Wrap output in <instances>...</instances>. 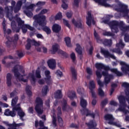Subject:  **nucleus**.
I'll list each match as a JSON object with an SVG mask.
<instances>
[{
	"label": "nucleus",
	"mask_w": 129,
	"mask_h": 129,
	"mask_svg": "<svg viewBox=\"0 0 129 129\" xmlns=\"http://www.w3.org/2000/svg\"><path fill=\"white\" fill-rule=\"evenodd\" d=\"M96 68L97 69V70L96 71V75L97 76V81L98 85L100 86H103V83L100 81V78L103 76H104V84L106 87H107V84L110 82V80L113 79V76L112 75L108 74L107 71L109 70V67L105 66L102 63H96L95 64ZM101 69H103L105 71H103L101 73Z\"/></svg>",
	"instance_id": "obj_1"
},
{
	"label": "nucleus",
	"mask_w": 129,
	"mask_h": 129,
	"mask_svg": "<svg viewBox=\"0 0 129 129\" xmlns=\"http://www.w3.org/2000/svg\"><path fill=\"white\" fill-rule=\"evenodd\" d=\"M12 72L14 73L17 80L21 81L22 82H27L28 79H30L31 83L34 84L36 82V78L34 74H30L29 77L26 76L25 75V70L23 69V67L19 64L15 66L12 70Z\"/></svg>",
	"instance_id": "obj_2"
},
{
	"label": "nucleus",
	"mask_w": 129,
	"mask_h": 129,
	"mask_svg": "<svg viewBox=\"0 0 129 129\" xmlns=\"http://www.w3.org/2000/svg\"><path fill=\"white\" fill-rule=\"evenodd\" d=\"M102 23H104V24H108L113 33H118L119 31L118 28V27L122 32V35H123V33H124V32L129 31V26H126L122 21L118 22L116 21H112L109 22V21L108 20H104Z\"/></svg>",
	"instance_id": "obj_3"
},
{
	"label": "nucleus",
	"mask_w": 129,
	"mask_h": 129,
	"mask_svg": "<svg viewBox=\"0 0 129 129\" xmlns=\"http://www.w3.org/2000/svg\"><path fill=\"white\" fill-rule=\"evenodd\" d=\"M48 12H49L48 9H43L38 15L34 16L33 19L35 20V21L33 22V26H34V27H37L38 24L39 26H41V27L46 25L47 24L46 16L43 15L47 14Z\"/></svg>",
	"instance_id": "obj_4"
},
{
	"label": "nucleus",
	"mask_w": 129,
	"mask_h": 129,
	"mask_svg": "<svg viewBox=\"0 0 129 129\" xmlns=\"http://www.w3.org/2000/svg\"><path fill=\"white\" fill-rule=\"evenodd\" d=\"M21 104L19 103L16 107H14L12 109V111L10 110V109H7L5 110L4 114L7 116H16V111H18V115L20 117V119L24 121V119L23 117L26 115L25 112L23 111L22 108H21Z\"/></svg>",
	"instance_id": "obj_5"
},
{
	"label": "nucleus",
	"mask_w": 129,
	"mask_h": 129,
	"mask_svg": "<svg viewBox=\"0 0 129 129\" xmlns=\"http://www.w3.org/2000/svg\"><path fill=\"white\" fill-rule=\"evenodd\" d=\"M17 22L18 24V27L21 28L23 34H26V33L28 32V29L30 31H34V29L33 27H31L29 24H24L25 21L22 20L20 18L17 19Z\"/></svg>",
	"instance_id": "obj_6"
},
{
	"label": "nucleus",
	"mask_w": 129,
	"mask_h": 129,
	"mask_svg": "<svg viewBox=\"0 0 129 129\" xmlns=\"http://www.w3.org/2000/svg\"><path fill=\"white\" fill-rule=\"evenodd\" d=\"M11 6H8L5 8L6 17L8 18L10 21H13L14 20V17H13V10H14V8L13 7L16 6V1H12Z\"/></svg>",
	"instance_id": "obj_7"
},
{
	"label": "nucleus",
	"mask_w": 129,
	"mask_h": 129,
	"mask_svg": "<svg viewBox=\"0 0 129 129\" xmlns=\"http://www.w3.org/2000/svg\"><path fill=\"white\" fill-rule=\"evenodd\" d=\"M114 9L117 12H120L122 13L124 17L127 16V14L129 13V10H127V6L122 4V3H119L118 6H115Z\"/></svg>",
	"instance_id": "obj_8"
},
{
	"label": "nucleus",
	"mask_w": 129,
	"mask_h": 129,
	"mask_svg": "<svg viewBox=\"0 0 129 129\" xmlns=\"http://www.w3.org/2000/svg\"><path fill=\"white\" fill-rule=\"evenodd\" d=\"M94 35L97 43H103V45H104L105 46H110L112 44V42L110 39H105L103 41H102V40L100 39V37H99V35H98V34L96 33V30H94Z\"/></svg>",
	"instance_id": "obj_9"
},
{
	"label": "nucleus",
	"mask_w": 129,
	"mask_h": 129,
	"mask_svg": "<svg viewBox=\"0 0 129 129\" xmlns=\"http://www.w3.org/2000/svg\"><path fill=\"white\" fill-rule=\"evenodd\" d=\"M37 105L35 106V110L38 114H42L43 113V101L41 98L38 97L36 99Z\"/></svg>",
	"instance_id": "obj_10"
},
{
	"label": "nucleus",
	"mask_w": 129,
	"mask_h": 129,
	"mask_svg": "<svg viewBox=\"0 0 129 129\" xmlns=\"http://www.w3.org/2000/svg\"><path fill=\"white\" fill-rule=\"evenodd\" d=\"M100 53L102 55H103L105 58H108V57H110L112 59H113V60L116 59V57H115L114 55L110 54L107 49H105V48L101 47L100 49Z\"/></svg>",
	"instance_id": "obj_11"
},
{
	"label": "nucleus",
	"mask_w": 129,
	"mask_h": 129,
	"mask_svg": "<svg viewBox=\"0 0 129 129\" xmlns=\"http://www.w3.org/2000/svg\"><path fill=\"white\" fill-rule=\"evenodd\" d=\"M120 64L121 66V69L123 73L129 76V64H127L124 61H120Z\"/></svg>",
	"instance_id": "obj_12"
},
{
	"label": "nucleus",
	"mask_w": 129,
	"mask_h": 129,
	"mask_svg": "<svg viewBox=\"0 0 129 129\" xmlns=\"http://www.w3.org/2000/svg\"><path fill=\"white\" fill-rule=\"evenodd\" d=\"M7 42H6V45L7 47H10L11 46V44H12V42H17L18 40H19V35L18 34H15L14 37L12 39V38L10 37H7Z\"/></svg>",
	"instance_id": "obj_13"
},
{
	"label": "nucleus",
	"mask_w": 129,
	"mask_h": 129,
	"mask_svg": "<svg viewBox=\"0 0 129 129\" xmlns=\"http://www.w3.org/2000/svg\"><path fill=\"white\" fill-rule=\"evenodd\" d=\"M35 7H36V6L34 4L30 5L27 7L26 10L24 11V14H25L27 17H29V18H31V17H33V13H32L31 11H33V9H34Z\"/></svg>",
	"instance_id": "obj_14"
},
{
	"label": "nucleus",
	"mask_w": 129,
	"mask_h": 129,
	"mask_svg": "<svg viewBox=\"0 0 129 129\" xmlns=\"http://www.w3.org/2000/svg\"><path fill=\"white\" fill-rule=\"evenodd\" d=\"M31 45H34V46H40L41 45L40 42H38L35 41V40H31L30 39H28L27 44L26 45V48L27 50H29L31 48Z\"/></svg>",
	"instance_id": "obj_15"
},
{
	"label": "nucleus",
	"mask_w": 129,
	"mask_h": 129,
	"mask_svg": "<svg viewBox=\"0 0 129 129\" xmlns=\"http://www.w3.org/2000/svg\"><path fill=\"white\" fill-rule=\"evenodd\" d=\"M91 22H92L93 25H95V21H94L93 17L91 16V12H88V16L86 17V24L89 27H90L91 26Z\"/></svg>",
	"instance_id": "obj_16"
},
{
	"label": "nucleus",
	"mask_w": 129,
	"mask_h": 129,
	"mask_svg": "<svg viewBox=\"0 0 129 129\" xmlns=\"http://www.w3.org/2000/svg\"><path fill=\"white\" fill-rule=\"evenodd\" d=\"M26 2H27V0H21L18 1L15 7H14V13H18L19 11H20L22 8V5L23 4H25Z\"/></svg>",
	"instance_id": "obj_17"
},
{
	"label": "nucleus",
	"mask_w": 129,
	"mask_h": 129,
	"mask_svg": "<svg viewBox=\"0 0 129 129\" xmlns=\"http://www.w3.org/2000/svg\"><path fill=\"white\" fill-rule=\"evenodd\" d=\"M95 3H97L99 5L105 7V8H111V6L106 3V0H93Z\"/></svg>",
	"instance_id": "obj_18"
},
{
	"label": "nucleus",
	"mask_w": 129,
	"mask_h": 129,
	"mask_svg": "<svg viewBox=\"0 0 129 129\" xmlns=\"http://www.w3.org/2000/svg\"><path fill=\"white\" fill-rule=\"evenodd\" d=\"M72 23L77 28L82 29L83 28V25L82 24V20L81 19H79L77 21H75L74 19L72 20Z\"/></svg>",
	"instance_id": "obj_19"
},
{
	"label": "nucleus",
	"mask_w": 129,
	"mask_h": 129,
	"mask_svg": "<svg viewBox=\"0 0 129 129\" xmlns=\"http://www.w3.org/2000/svg\"><path fill=\"white\" fill-rule=\"evenodd\" d=\"M82 113H84L86 116H91L93 118H94L95 115L94 113L91 112V111H89L88 109H85L83 111H81Z\"/></svg>",
	"instance_id": "obj_20"
},
{
	"label": "nucleus",
	"mask_w": 129,
	"mask_h": 129,
	"mask_svg": "<svg viewBox=\"0 0 129 129\" xmlns=\"http://www.w3.org/2000/svg\"><path fill=\"white\" fill-rule=\"evenodd\" d=\"M44 73L46 77V78L45 79V81L46 82L47 84H50V83H52V79L51 78V76H50V71L49 70H46Z\"/></svg>",
	"instance_id": "obj_21"
},
{
	"label": "nucleus",
	"mask_w": 129,
	"mask_h": 129,
	"mask_svg": "<svg viewBox=\"0 0 129 129\" xmlns=\"http://www.w3.org/2000/svg\"><path fill=\"white\" fill-rule=\"evenodd\" d=\"M47 64L50 69H55L56 68V60L54 59L48 60Z\"/></svg>",
	"instance_id": "obj_22"
},
{
	"label": "nucleus",
	"mask_w": 129,
	"mask_h": 129,
	"mask_svg": "<svg viewBox=\"0 0 129 129\" xmlns=\"http://www.w3.org/2000/svg\"><path fill=\"white\" fill-rule=\"evenodd\" d=\"M56 112L57 113V118L58 119V122L62 125L63 124V120L61 118V115H62V111H61V107H58L57 109Z\"/></svg>",
	"instance_id": "obj_23"
},
{
	"label": "nucleus",
	"mask_w": 129,
	"mask_h": 129,
	"mask_svg": "<svg viewBox=\"0 0 129 129\" xmlns=\"http://www.w3.org/2000/svg\"><path fill=\"white\" fill-rule=\"evenodd\" d=\"M52 30L54 33H59L61 30V26L57 24H53L52 27Z\"/></svg>",
	"instance_id": "obj_24"
},
{
	"label": "nucleus",
	"mask_w": 129,
	"mask_h": 129,
	"mask_svg": "<svg viewBox=\"0 0 129 129\" xmlns=\"http://www.w3.org/2000/svg\"><path fill=\"white\" fill-rule=\"evenodd\" d=\"M104 118L105 120H108V123L109 124L110 122H113V120H114V118L111 114H106L104 116Z\"/></svg>",
	"instance_id": "obj_25"
},
{
	"label": "nucleus",
	"mask_w": 129,
	"mask_h": 129,
	"mask_svg": "<svg viewBox=\"0 0 129 129\" xmlns=\"http://www.w3.org/2000/svg\"><path fill=\"white\" fill-rule=\"evenodd\" d=\"M12 78H13V75L11 74L8 73L7 75V84L8 86H11L12 85Z\"/></svg>",
	"instance_id": "obj_26"
},
{
	"label": "nucleus",
	"mask_w": 129,
	"mask_h": 129,
	"mask_svg": "<svg viewBox=\"0 0 129 129\" xmlns=\"http://www.w3.org/2000/svg\"><path fill=\"white\" fill-rule=\"evenodd\" d=\"M62 110L63 111H69L70 107L67 105V102L65 100H63L62 101Z\"/></svg>",
	"instance_id": "obj_27"
},
{
	"label": "nucleus",
	"mask_w": 129,
	"mask_h": 129,
	"mask_svg": "<svg viewBox=\"0 0 129 129\" xmlns=\"http://www.w3.org/2000/svg\"><path fill=\"white\" fill-rule=\"evenodd\" d=\"M11 27L14 32H15L16 33H19V32H20V30H21V28H17L16 22L14 21H12L11 22Z\"/></svg>",
	"instance_id": "obj_28"
},
{
	"label": "nucleus",
	"mask_w": 129,
	"mask_h": 129,
	"mask_svg": "<svg viewBox=\"0 0 129 129\" xmlns=\"http://www.w3.org/2000/svg\"><path fill=\"white\" fill-rule=\"evenodd\" d=\"M56 111L55 110H53L52 111V124L54 126H56L57 123H56L57 121V120L56 119Z\"/></svg>",
	"instance_id": "obj_29"
},
{
	"label": "nucleus",
	"mask_w": 129,
	"mask_h": 129,
	"mask_svg": "<svg viewBox=\"0 0 129 129\" xmlns=\"http://www.w3.org/2000/svg\"><path fill=\"white\" fill-rule=\"evenodd\" d=\"M71 71L72 74V78L73 80H76L77 79V73H76V70L74 67L71 68Z\"/></svg>",
	"instance_id": "obj_30"
},
{
	"label": "nucleus",
	"mask_w": 129,
	"mask_h": 129,
	"mask_svg": "<svg viewBox=\"0 0 129 129\" xmlns=\"http://www.w3.org/2000/svg\"><path fill=\"white\" fill-rule=\"evenodd\" d=\"M59 48V45L57 43H54L52 45V49L51 50V54H55L58 51Z\"/></svg>",
	"instance_id": "obj_31"
},
{
	"label": "nucleus",
	"mask_w": 129,
	"mask_h": 129,
	"mask_svg": "<svg viewBox=\"0 0 129 129\" xmlns=\"http://www.w3.org/2000/svg\"><path fill=\"white\" fill-rule=\"evenodd\" d=\"M18 100H19V97L18 96H16L15 97L13 98L11 102V105L13 107H16L18 105H17V103H18Z\"/></svg>",
	"instance_id": "obj_32"
},
{
	"label": "nucleus",
	"mask_w": 129,
	"mask_h": 129,
	"mask_svg": "<svg viewBox=\"0 0 129 129\" xmlns=\"http://www.w3.org/2000/svg\"><path fill=\"white\" fill-rule=\"evenodd\" d=\"M95 82H94V81H90L89 83V89H90V90H94V89H95Z\"/></svg>",
	"instance_id": "obj_33"
},
{
	"label": "nucleus",
	"mask_w": 129,
	"mask_h": 129,
	"mask_svg": "<svg viewBox=\"0 0 129 129\" xmlns=\"http://www.w3.org/2000/svg\"><path fill=\"white\" fill-rule=\"evenodd\" d=\"M31 89H32V87L27 85L26 86V93H27V95L29 96H32V91H31Z\"/></svg>",
	"instance_id": "obj_34"
},
{
	"label": "nucleus",
	"mask_w": 129,
	"mask_h": 129,
	"mask_svg": "<svg viewBox=\"0 0 129 129\" xmlns=\"http://www.w3.org/2000/svg\"><path fill=\"white\" fill-rule=\"evenodd\" d=\"M68 96L70 99H73V98H75L76 94L74 91H69L68 93Z\"/></svg>",
	"instance_id": "obj_35"
},
{
	"label": "nucleus",
	"mask_w": 129,
	"mask_h": 129,
	"mask_svg": "<svg viewBox=\"0 0 129 129\" xmlns=\"http://www.w3.org/2000/svg\"><path fill=\"white\" fill-rule=\"evenodd\" d=\"M81 106L83 108H85L87 105V101L83 99V98H81V101H80Z\"/></svg>",
	"instance_id": "obj_36"
},
{
	"label": "nucleus",
	"mask_w": 129,
	"mask_h": 129,
	"mask_svg": "<svg viewBox=\"0 0 129 129\" xmlns=\"http://www.w3.org/2000/svg\"><path fill=\"white\" fill-rule=\"evenodd\" d=\"M54 97L57 99L62 98V92L61 90H58L55 93Z\"/></svg>",
	"instance_id": "obj_37"
},
{
	"label": "nucleus",
	"mask_w": 129,
	"mask_h": 129,
	"mask_svg": "<svg viewBox=\"0 0 129 129\" xmlns=\"http://www.w3.org/2000/svg\"><path fill=\"white\" fill-rule=\"evenodd\" d=\"M76 51L79 54V55H81L82 54V48H81V46H80V44H76Z\"/></svg>",
	"instance_id": "obj_38"
},
{
	"label": "nucleus",
	"mask_w": 129,
	"mask_h": 129,
	"mask_svg": "<svg viewBox=\"0 0 129 129\" xmlns=\"http://www.w3.org/2000/svg\"><path fill=\"white\" fill-rule=\"evenodd\" d=\"M62 2V5L61 7L63 10H67L68 9V5L67 4V2L68 0H61Z\"/></svg>",
	"instance_id": "obj_39"
},
{
	"label": "nucleus",
	"mask_w": 129,
	"mask_h": 129,
	"mask_svg": "<svg viewBox=\"0 0 129 129\" xmlns=\"http://www.w3.org/2000/svg\"><path fill=\"white\" fill-rule=\"evenodd\" d=\"M64 40L67 47H71V39L70 37H66Z\"/></svg>",
	"instance_id": "obj_40"
},
{
	"label": "nucleus",
	"mask_w": 129,
	"mask_h": 129,
	"mask_svg": "<svg viewBox=\"0 0 129 129\" xmlns=\"http://www.w3.org/2000/svg\"><path fill=\"white\" fill-rule=\"evenodd\" d=\"M111 71L115 73V74H116L117 76H122V73L118 71L116 69H111Z\"/></svg>",
	"instance_id": "obj_41"
},
{
	"label": "nucleus",
	"mask_w": 129,
	"mask_h": 129,
	"mask_svg": "<svg viewBox=\"0 0 129 129\" xmlns=\"http://www.w3.org/2000/svg\"><path fill=\"white\" fill-rule=\"evenodd\" d=\"M48 92V87L47 86H45L43 87L42 90V95L43 96H45L47 94V93Z\"/></svg>",
	"instance_id": "obj_42"
},
{
	"label": "nucleus",
	"mask_w": 129,
	"mask_h": 129,
	"mask_svg": "<svg viewBox=\"0 0 129 129\" xmlns=\"http://www.w3.org/2000/svg\"><path fill=\"white\" fill-rule=\"evenodd\" d=\"M110 51L111 52H113V53H116L117 54H118V55L122 54V51H121L120 49L118 48V49L114 48V49H110Z\"/></svg>",
	"instance_id": "obj_43"
},
{
	"label": "nucleus",
	"mask_w": 129,
	"mask_h": 129,
	"mask_svg": "<svg viewBox=\"0 0 129 129\" xmlns=\"http://www.w3.org/2000/svg\"><path fill=\"white\" fill-rule=\"evenodd\" d=\"M103 86L99 85L100 87L98 88V94L100 96H104V92H103V90L101 88V87H103Z\"/></svg>",
	"instance_id": "obj_44"
},
{
	"label": "nucleus",
	"mask_w": 129,
	"mask_h": 129,
	"mask_svg": "<svg viewBox=\"0 0 129 129\" xmlns=\"http://www.w3.org/2000/svg\"><path fill=\"white\" fill-rule=\"evenodd\" d=\"M43 31L45 32L47 35L51 34V29L47 26H45L42 28Z\"/></svg>",
	"instance_id": "obj_45"
},
{
	"label": "nucleus",
	"mask_w": 129,
	"mask_h": 129,
	"mask_svg": "<svg viewBox=\"0 0 129 129\" xmlns=\"http://www.w3.org/2000/svg\"><path fill=\"white\" fill-rule=\"evenodd\" d=\"M109 124H112V125H115V126H117V127H121V124L119 123V121L117 122H109Z\"/></svg>",
	"instance_id": "obj_46"
},
{
	"label": "nucleus",
	"mask_w": 129,
	"mask_h": 129,
	"mask_svg": "<svg viewBox=\"0 0 129 129\" xmlns=\"http://www.w3.org/2000/svg\"><path fill=\"white\" fill-rule=\"evenodd\" d=\"M86 124H87L89 127H93V126H96V123L92 120L90 121L89 123H86Z\"/></svg>",
	"instance_id": "obj_47"
},
{
	"label": "nucleus",
	"mask_w": 129,
	"mask_h": 129,
	"mask_svg": "<svg viewBox=\"0 0 129 129\" xmlns=\"http://www.w3.org/2000/svg\"><path fill=\"white\" fill-rule=\"evenodd\" d=\"M124 46H125V44H124L123 42H122V40H120L119 43L116 44V47H117V48L121 47V48H122L124 47Z\"/></svg>",
	"instance_id": "obj_48"
},
{
	"label": "nucleus",
	"mask_w": 129,
	"mask_h": 129,
	"mask_svg": "<svg viewBox=\"0 0 129 129\" xmlns=\"http://www.w3.org/2000/svg\"><path fill=\"white\" fill-rule=\"evenodd\" d=\"M35 75L37 78H41V72L40 71V68H38L36 70Z\"/></svg>",
	"instance_id": "obj_49"
},
{
	"label": "nucleus",
	"mask_w": 129,
	"mask_h": 129,
	"mask_svg": "<svg viewBox=\"0 0 129 129\" xmlns=\"http://www.w3.org/2000/svg\"><path fill=\"white\" fill-rule=\"evenodd\" d=\"M46 5V2L39 1L36 4L37 7H43Z\"/></svg>",
	"instance_id": "obj_50"
},
{
	"label": "nucleus",
	"mask_w": 129,
	"mask_h": 129,
	"mask_svg": "<svg viewBox=\"0 0 129 129\" xmlns=\"http://www.w3.org/2000/svg\"><path fill=\"white\" fill-rule=\"evenodd\" d=\"M55 20H60L62 19V13L61 12L58 13L55 17Z\"/></svg>",
	"instance_id": "obj_51"
},
{
	"label": "nucleus",
	"mask_w": 129,
	"mask_h": 129,
	"mask_svg": "<svg viewBox=\"0 0 129 129\" xmlns=\"http://www.w3.org/2000/svg\"><path fill=\"white\" fill-rule=\"evenodd\" d=\"M103 35H104V36H108L110 37H112V36H113V33L110 32H105L103 33Z\"/></svg>",
	"instance_id": "obj_52"
},
{
	"label": "nucleus",
	"mask_w": 129,
	"mask_h": 129,
	"mask_svg": "<svg viewBox=\"0 0 129 129\" xmlns=\"http://www.w3.org/2000/svg\"><path fill=\"white\" fill-rule=\"evenodd\" d=\"M108 101L106 99L102 101L101 104L102 107H104V106H105L107 104Z\"/></svg>",
	"instance_id": "obj_53"
},
{
	"label": "nucleus",
	"mask_w": 129,
	"mask_h": 129,
	"mask_svg": "<svg viewBox=\"0 0 129 129\" xmlns=\"http://www.w3.org/2000/svg\"><path fill=\"white\" fill-rule=\"evenodd\" d=\"M63 23L64 25H66L68 28L70 29L71 28V26H70V24H69V22L65 19H63Z\"/></svg>",
	"instance_id": "obj_54"
},
{
	"label": "nucleus",
	"mask_w": 129,
	"mask_h": 129,
	"mask_svg": "<svg viewBox=\"0 0 129 129\" xmlns=\"http://www.w3.org/2000/svg\"><path fill=\"white\" fill-rule=\"evenodd\" d=\"M17 94L18 92H17V91L14 90L11 93H10V97L12 98V97L16 96V95H17Z\"/></svg>",
	"instance_id": "obj_55"
},
{
	"label": "nucleus",
	"mask_w": 129,
	"mask_h": 129,
	"mask_svg": "<svg viewBox=\"0 0 129 129\" xmlns=\"http://www.w3.org/2000/svg\"><path fill=\"white\" fill-rule=\"evenodd\" d=\"M6 59H13V56L10 55L9 56H6L4 57V59H3L2 60V63L3 64H6V61L5 60H6Z\"/></svg>",
	"instance_id": "obj_56"
},
{
	"label": "nucleus",
	"mask_w": 129,
	"mask_h": 129,
	"mask_svg": "<svg viewBox=\"0 0 129 129\" xmlns=\"http://www.w3.org/2000/svg\"><path fill=\"white\" fill-rule=\"evenodd\" d=\"M124 41L125 42H129V34L125 33L124 35Z\"/></svg>",
	"instance_id": "obj_57"
},
{
	"label": "nucleus",
	"mask_w": 129,
	"mask_h": 129,
	"mask_svg": "<svg viewBox=\"0 0 129 129\" xmlns=\"http://www.w3.org/2000/svg\"><path fill=\"white\" fill-rule=\"evenodd\" d=\"M17 55L19 58H22V57H24V53L22 51H17Z\"/></svg>",
	"instance_id": "obj_58"
},
{
	"label": "nucleus",
	"mask_w": 129,
	"mask_h": 129,
	"mask_svg": "<svg viewBox=\"0 0 129 129\" xmlns=\"http://www.w3.org/2000/svg\"><path fill=\"white\" fill-rule=\"evenodd\" d=\"M79 4V0H74V5L76 7V8H78Z\"/></svg>",
	"instance_id": "obj_59"
},
{
	"label": "nucleus",
	"mask_w": 129,
	"mask_h": 129,
	"mask_svg": "<svg viewBox=\"0 0 129 129\" xmlns=\"http://www.w3.org/2000/svg\"><path fill=\"white\" fill-rule=\"evenodd\" d=\"M55 74L58 76V77H61L62 76V73L60 70L56 71Z\"/></svg>",
	"instance_id": "obj_60"
},
{
	"label": "nucleus",
	"mask_w": 129,
	"mask_h": 129,
	"mask_svg": "<svg viewBox=\"0 0 129 129\" xmlns=\"http://www.w3.org/2000/svg\"><path fill=\"white\" fill-rule=\"evenodd\" d=\"M90 92L91 93L92 97H93V98H96V94L95 93L94 90L90 91Z\"/></svg>",
	"instance_id": "obj_61"
},
{
	"label": "nucleus",
	"mask_w": 129,
	"mask_h": 129,
	"mask_svg": "<svg viewBox=\"0 0 129 129\" xmlns=\"http://www.w3.org/2000/svg\"><path fill=\"white\" fill-rule=\"evenodd\" d=\"M3 29L4 31V34H6V19H4L3 22Z\"/></svg>",
	"instance_id": "obj_62"
},
{
	"label": "nucleus",
	"mask_w": 129,
	"mask_h": 129,
	"mask_svg": "<svg viewBox=\"0 0 129 129\" xmlns=\"http://www.w3.org/2000/svg\"><path fill=\"white\" fill-rule=\"evenodd\" d=\"M87 73L89 75H92V70H91V69L89 68H87Z\"/></svg>",
	"instance_id": "obj_63"
},
{
	"label": "nucleus",
	"mask_w": 129,
	"mask_h": 129,
	"mask_svg": "<svg viewBox=\"0 0 129 129\" xmlns=\"http://www.w3.org/2000/svg\"><path fill=\"white\" fill-rule=\"evenodd\" d=\"M122 86H123V87H124L125 88H126V89H127V88H128L129 87V84L126 82L123 83Z\"/></svg>",
	"instance_id": "obj_64"
}]
</instances>
